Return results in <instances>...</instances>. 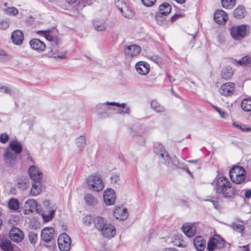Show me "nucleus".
Wrapping results in <instances>:
<instances>
[{
  "instance_id": "1",
  "label": "nucleus",
  "mask_w": 251,
  "mask_h": 251,
  "mask_svg": "<svg viewBox=\"0 0 251 251\" xmlns=\"http://www.w3.org/2000/svg\"><path fill=\"white\" fill-rule=\"evenodd\" d=\"M215 190L218 195L225 198L231 199L238 194V191L225 176L217 177Z\"/></svg>"
},
{
  "instance_id": "2",
  "label": "nucleus",
  "mask_w": 251,
  "mask_h": 251,
  "mask_svg": "<svg viewBox=\"0 0 251 251\" xmlns=\"http://www.w3.org/2000/svg\"><path fill=\"white\" fill-rule=\"evenodd\" d=\"M23 150L22 143L15 140L10 141L9 147L7 148L4 154V158L5 163L8 165L13 163L17 158V154H20Z\"/></svg>"
},
{
  "instance_id": "3",
  "label": "nucleus",
  "mask_w": 251,
  "mask_h": 251,
  "mask_svg": "<svg viewBox=\"0 0 251 251\" xmlns=\"http://www.w3.org/2000/svg\"><path fill=\"white\" fill-rule=\"evenodd\" d=\"M88 188L95 192H99L104 188V183L101 175L95 173L89 176L86 179Z\"/></svg>"
},
{
  "instance_id": "4",
  "label": "nucleus",
  "mask_w": 251,
  "mask_h": 251,
  "mask_svg": "<svg viewBox=\"0 0 251 251\" xmlns=\"http://www.w3.org/2000/svg\"><path fill=\"white\" fill-rule=\"evenodd\" d=\"M250 27L247 25L232 26L230 29L231 37L235 40H240L247 36L250 33Z\"/></svg>"
},
{
  "instance_id": "5",
  "label": "nucleus",
  "mask_w": 251,
  "mask_h": 251,
  "mask_svg": "<svg viewBox=\"0 0 251 251\" xmlns=\"http://www.w3.org/2000/svg\"><path fill=\"white\" fill-rule=\"evenodd\" d=\"M154 152L160 161L168 166L172 164V160L163 146L159 143L154 144Z\"/></svg>"
},
{
  "instance_id": "6",
  "label": "nucleus",
  "mask_w": 251,
  "mask_h": 251,
  "mask_svg": "<svg viewBox=\"0 0 251 251\" xmlns=\"http://www.w3.org/2000/svg\"><path fill=\"white\" fill-rule=\"evenodd\" d=\"M229 176L231 181L236 184H241L245 179V170L241 166H235L229 171Z\"/></svg>"
},
{
  "instance_id": "7",
  "label": "nucleus",
  "mask_w": 251,
  "mask_h": 251,
  "mask_svg": "<svg viewBox=\"0 0 251 251\" xmlns=\"http://www.w3.org/2000/svg\"><path fill=\"white\" fill-rule=\"evenodd\" d=\"M235 84L231 82H226L223 84L220 89V94L225 97H231L233 96L235 91Z\"/></svg>"
},
{
  "instance_id": "8",
  "label": "nucleus",
  "mask_w": 251,
  "mask_h": 251,
  "mask_svg": "<svg viewBox=\"0 0 251 251\" xmlns=\"http://www.w3.org/2000/svg\"><path fill=\"white\" fill-rule=\"evenodd\" d=\"M225 240L221 236H213L207 243V249L209 251L223 248L225 246Z\"/></svg>"
},
{
  "instance_id": "9",
  "label": "nucleus",
  "mask_w": 251,
  "mask_h": 251,
  "mask_svg": "<svg viewBox=\"0 0 251 251\" xmlns=\"http://www.w3.org/2000/svg\"><path fill=\"white\" fill-rule=\"evenodd\" d=\"M165 242L168 244L172 243L175 246L182 248L186 247L187 245V242L184 236H167Z\"/></svg>"
},
{
  "instance_id": "10",
  "label": "nucleus",
  "mask_w": 251,
  "mask_h": 251,
  "mask_svg": "<svg viewBox=\"0 0 251 251\" xmlns=\"http://www.w3.org/2000/svg\"><path fill=\"white\" fill-rule=\"evenodd\" d=\"M57 243L60 251H70L72 243L70 236H58Z\"/></svg>"
},
{
  "instance_id": "11",
  "label": "nucleus",
  "mask_w": 251,
  "mask_h": 251,
  "mask_svg": "<svg viewBox=\"0 0 251 251\" xmlns=\"http://www.w3.org/2000/svg\"><path fill=\"white\" fill-rule=\"evenodd\" d=\"M198 225V223H184L182 226V231L185 235H195L197 233Z\"/></svg>"
},
{
  "instance_id": "12",
  "label": "nucleus",
  "mask_w": 251,
  "mask_h": 251,
  "mask_svg": "<svg viewBox=\"0 0 251 251\" xmlns=\"http://www.w3.org/2000/svg\"><path fill=\"white\" fill-rule=\"evenodd\" d=\"M103 200L107 205H114L116 201V195L112 189H107L104 191Z\"/></svg>"
},
{
  "instance_id": "13",
  "label": "nucleus",
  "mask_w": 251,
  "mask_h": 251,
  "mask_svg": "<svg viewBox=\"0 0 251 251\" xmlns=\"http://www.w3.org/2000/svg\"><path fill=\"white\" fill-rule=\"evenodd\" d=\"M25 214H29L34 211H38V203L36 200L29 199L25 201L24 205Z\"/></svg>"
},
{
  "instance_id": "14",
  "label": "nucleus",
  "mask_w": 251,
  "mask_h": 251,
  "mask_svg": "<svg viewBox=\"0 0 251 251\" xmlns=\"http://www.w3.org/2000/svg\"><path fill=\"white\" fill-rule=\"evenodd\" d=\"M28 173L33 181L41 180L43 178L42 173L36 166H30L28 169Z\"/></svg>"
},
{
  "instance_id": "15",
  "label": "nucleus",
  "mask_w": 251,
  "mask_h": 251,
  "mask_svg": "<svg viewBox=\"0 0 251 251\" xmlns=\"http://www.w3.org/2000/svg\"><path fill=\"white\" fill-rule=\"evenodd\" d=\"M113 215L117 219L120 221L126 220L128 216L127 209L123 207H116Z\"/></svg>"
},
{
  "instance_id": "16",
  "label": "nucleus",
  "mask_w": 251,
  "mask_h": 251,
  "mask_svg": "<svg viewBox=\"0 0 251 251\" xmlns=\"http://www.w3.org/2000/svg\"><path fill=\"white\" fill-rule=\"evenodd\" d=\"M214 19L217 24L224 25L228 20V15L224 10H218L214 14Z\"/></svg>"
},
{
  "instance_id": "17",
  "label": "nucleus",
  "mask_w": 251,
  "mask_h": 251,
  "mask_svg": "<svg viewBox=\"0 0 251 251\" xmlns=\"http://www.w3.org/2000/svg\"><path fill=\"white\" fill-rule=\"evenodd\" d=\"M137 72L141 75H146L150 70V65L145 61H139L135 64Z\"/></svg>"
},
{
  "instance_id": "18",
  "label": "nucleus",
  "mask_w": 251,
  "mask_h": 251,
  "mask_svg": "<svg viewBox=\"0 0 251 251\" xmlns=\"http://www.w3.org/2000/svg\"><path fill=\"white\" fill-rule=\"evenodd\" d=\"M29 44L33 50L39 52H42L46 49V45L44 42L37 38L31 40Z\"/></svg>"
},
{
  "instance_id": "19",
  "label": "nucleus",
  "mask_w": 251,
  "mask_h": 251,
  "mask_svg": "<svg viewBox=\"0 0 251 251\" xmlns=\"http://www.w3.org/2000/svg\"><path fill=\"white\" fill-rule=\"evenodd\" d=\"M11 38L15 45H20L23 42L24 36L21 30L17 29L12 32Z\"/></svg>"
},
{
  "instance_id": "20",
  "label": "nucleus",
  "mask_w": 251,
  "mask_h": 251,
  "mask_svg": "<svg viewBox=\"0 0 251 251\" xmlns=\"http://www.w3.org/2000/svg\"><path fill=\"white\" fill-rule=\"evenodd\" d=\"M141 51L140 47L136 45H132L127 46L124 50V52L126 56L133 57L138 55Z\"/></svg>"
},
{
  "instance_id": "21",
  "label": "nucleus",
  "mask_w": 251,
  "mask_h": 251,
  "mask_svg": "<svg viewBox=\"0 0 251 251\" xmlns=\"http://www.w3.org/2000/svg\"><path fill=\"white\" fill-rule=\"evenodd\" d=\"M94 227L99 231H101L106 226L107 221L103 217L98 216L93 220Z\"/></svg>"
},
{
  "instance_id": "22",
  "label": "nucleus",
  "mask_w": 251,
  "mask_h": 251,
  "mask_svg": "<svg viewBox=\"0 0 251 251\" xmlns=\"http://www.w3.org/2000/svg\"><path fill=\"white\" fill-rule=\"evenodd\" d=\"M106 103L109 104L110 105L116 106L118 107L116 110V113L121 114H129L130 113V109L128 107H126V103H122L120 104L115 102H106Z\"/></svg>"
},
{
  "instance_id": "23",
  "label": "nucleus",
  "mask_w": 251,
  "mask_h": 251,
  "mask_svg": "<svg viewBox=\"0 0 251 251\" xmlns=\"http://www.w3.org/2000/svg\"><path fill=\"white\" fill-rule=\"evenodd\" d=\"M42 244L50 249H54L55 247L56 240L53 236H41Z\"/></svg>"
},
{
  "instance_id": "24",
  "label": "nucleus",
  "mask_w": 251,
  "mask_h": 251,
  "mask_svg": "<svg viewBox=\"0 0 251 251\" xmlns=\"http://www.w3.org/2000/svg\"><path fill=\"white\" fill-rule=\"evenodd\" d=\"M194 245L198 251H202L205 248L206 243L203 236H196L194 239Z\"/></svg>"
},
{
  "instance_id": "25",
  "label": "nucleus",
  "mask_w": 251,
  "mask_h": 251,
  "mask_svg": "<svg viewBox=\"0 0 251 251\" xmlns=\"http://www.w3.org/2000/svg\"><path fill=\"white\" fill-rule=\"evenodd\" d=\"M171 11V6L167 3H162L159 6V14L156 16V20L158 21L161 18L160 15L166 16Z\"/></svg>"
},
{
  "instance_id": "26",
  "label": "nucleus",
  "mask_w": 251,
  "mask_h": 251,
  "mask_svg": "<svg viewBox=\"0 0 251 251\" xmlns=\"http://www.w3.org/2000/svg\"><path fill=\"white\" fill-rule=\"evenodd\" d=\"M246 14L247 11L245 7L242 5H239L234 9L233 12L234 17L239 19L243 18L246 15Z\"/></svg>"
},
{
  "instance_id": "27",
  "label": "nucleus",
  "mask_w": 251,
  "mask_h": 251,
  "mask_svg": "<svg viewBox=\"0 0 251 251\" xmlns=\"http://www.w3.org/2000/svg\"><path fill=\"white\" fill-rule=\"evenodd\" d=\"M84 200L85 203L90 206H95L98 203L97 198L90 193L85 194Z\"/></svg>"
},
{
  "instance_id": "28",
  "label": "nucleus",
  "mask_w": 251,
  "mask_h": 251,
  "mask_svg": "<svg viewBox=\"0 0 251 251\" xmlns=\"http://www.w3.org/2000/svg\"><path fill=\"white\" fill-rule=\"evenodd\" d=\"M41 180L33 181L32 188L30 190V194L32 196H36L38 195L41 192L42 185Z\"/></svg>"
},
{
  "instance_id": "29",
  "label": "nucleus",
  "mask_w": 251,
  "mask_h": 251,
  "mask_svg": "<svg viewBox=\"0 0 251 251\" xmlns=\"http://www.w3.org/2000/svg\"><path fill=\"white\" fill-rule=\"evenodd\" d=\"M234 231L237 233L242 234L245 229L244 223L242 221H235L232 222L229 226Z\"/></svg>"
},
{
  "instance_id": "30",
  "label": "nucleus",
  "mask_w": 251,
  "mask_h": 251,
  "mask_svg": "<svg viewBox=\"0 0 251 251\" xmlns=\"http://www.w3.org/2000/svg\"><path fill=\"white\" fill-rule=\"evenodd\" d=\"M221 76L226 80L230 79L233 75L232 69L229 67H224L221 71Z\"/></svg>"
},
{
  "instance_id": "31",
  "label": "nucleus",
  "mask_w": 251,
  "mask_h": 251,
  "mask_svg": "<svg viewBox=\"0 0 251 251\" xmlns=\"http://www.w3.org/2000/svg\"><path fill=\"white\" fill-rule=\"evenodd\" d=\"M233 63L236 66H248L251 64V57L249 56H245L238 61L234 60Z\"/></svg>"
},
{
  "instance_id": "32",
  "label": "nucleus",
  "mask_w": 251,
  "mask_h": 251,
  "mask_svg": "<svg viewBox=\"0 0 251 251\" xmlns=\"http://www.w3.org/2000/svg\"><path fill=\"white\" fill-rule=\"evenodd\" d=\"M120 11L123 16L128 19H131L134 16V12L126 5H124Z\"/></svg>"
},
{
  "instance_id": "33",
  "label": "nucleus",
  "mask_w": 251,
  "mask_h": 251,
  "mask_svg": "<svg viewBox=\"0 0 251 251\" xmlns=\"http://www.w3.org/2000/svg\"><path fill=\"white\" fill-rule=\"evenodd\" d=\"M55 214V210L51 209L48 211H44L42 213V217L43 221L45 222H48L50 221L54 217Z\"/></svg>"
},
{
  "instance_id": "34",
  "label": "nucleus",
  "mask_w": 251,
  "mask_h": 251,
  "mask_svg": "<svg viewBox=\"0 0 251 251\" xmlns=\"http://www.w3.org/2000/svg\"><path fill=\"white\" fill-rule=\"evenodd\" d=\"M0 247L4 251H12L14 249L10 241L6 239L1 240Z\"/></svg>"
},
{
  "instance_id": "35",
  "label": "nucleus",
  "mask_w": 251,
  "mask_h": 251,
  "mask_svg": "<svg viewBox=\"0 0 251 251\" xmlns=\"http://www.w3.org/2000/svg\"><path fill=\"white\" fill-rule=\"evenodd\" d=\"M93 25L95 30L97 31H104L107 28V25L103 21L95 20L93 22Z\"/></svg>"
},
{
  "instance_id": "36",
  "label": "nucleus",
  "mask_w": 251,
  "mask_h": 251,
  "mask_svg": "<svg viewBox=\"0 0 251 251\" xmlns=\"http://www.w3.org/2000/svg\"><path fill=\"white\" fill-rule=\"evenodd\" d=\"M101 232L103 234L115 235L116 234V229L113 225L106 224V226H105L103 230H101Z\"/></svg>"
},
{
  "instance_id": "37",
  "label": "nucleus",
  "mask_w": 251,
  "mask_h": 251,
  "mask_svg": "<svg viewBox=\"0 0 251 251\" xmlns=\"http://www.w3.org/2000/svg\"><path fill=\"white\" fill-rule=\"evenodd\" d=\"M241 106L245 111H251V99H244L242 100Z\"/></svg>"
},
{
  "instance_id": "38",
  "label": "nucleus",
  "mask_w": 251,
  "mask_h": 251,
  "mask_svg": "<svg viewBox=\"0 0 251 251\" xmlns=\"http://www.w3.org/2000/svg\"><path fill=\"white\" fill-rule=\"evenodd\" d=\"M151 107L156 112H162L164 111V108L156 100H153L151 101Z\"/></svg>"
},
{
  "instance_id": "39",
  "label": "nucleus",
  "mask_w": 251,
  "mask_h": 251,
  "mask_svg": "<svg viewBox=\"0 0 251 251\" xmlns=\"http://www.w3.org/2000/svg\"><path fill=\"white\" fill-rule=\"evenodd\" d=\"M8 205L9 208L14 211L18 210L19 207V201L14 198H11L9 200Z\"/></svg>"
},
{
  "instance_id": "40",
  "label": "nucleus",
  "mask_w": 251,
  "mask_h": 251,
  "mask_svg": "<svg viewBox=\"0 0 251 251\" xmlns=\"http://www.w3.org/2000/svg\"><path fill=\"white\" fill-rule=\"evenodd\" d=\"M76 143L79 150H82L86 144V138L83 135H81L76 139Z\"/></svg>"
},
{
  "instance_id": "41",
  "label": "nucleus",
  "mask_w": 251,
  "mask_h": 251,
  "mask_svg": "<svg viewBox=\"0 0 251 251\" xmlns=\"http://www.w3.org/2000/svg\"><path fill=\"white\" fill-rule=\"evenodd\" d=\"M223 7L226 9H232L236 4L235 0H221Z\"/></svg>"
},
{
  "instance_id": "42",
  "label": "nucleus",
  "mask_w": 251,
  "mask_h": 251,
  "mask_svg": "<svg viewBox=\"0 0 251 251\" xmlns=\"http://www.w3.org/2000/svg\"><path fill=\"white\" fill-rule=\"evenodd\" d=\"M110 105L109 104L106 103V102L103 103H99L96 105V108L98 112H100L101 111H103V112L106 114L108 112V111L110 110V108L107 106Z\"/></svg>"
},
{
  "instance_id": "43",
  "label": "nucleus",
  "mask_w": 251,
  "mask_h": 251,
  "mask_svg": "<svg viewBox=\"0 0 251 251\" xmlns=\"http://www.w3.org/2000/svg\"><path fill=\"white\" fill-rule=\"evenodd\" d=\"M17 184L18 187L22 189H26L29 184L28 179L26 177L19 179L18 180Z\"/></svg>"
},
{
  "instance_id": "44",
  "label": "nucleus",
  "mask_w": 251,
  "mask_h": 251,
  "mask_svg": "<svg viewBox=\"0 0 251 251\" xmlns=\"http://www.w3.org/2000/svg\"><path fill=\"white\" fill-rule=\"evenodd\" d=\"M59 40H57L51 43L50 47V51L48 54L49 56H51L58 52V48L57 44H59Z\"/></svg>"
},
{
  "instance_id": "45",
  "label": "nucleus",
  "mask_w": 251,
  "mask_h": 251,
  "mask_svg": "<svg viewBox=\"0 0 251 251\" xmlns=\"http://www.w3.org/2000/svg\"><path fill=\"white\" fill-rule=\"evenodd\" d=\"M12 56L7 54L4 50L0 49V61L5 62L9 61Z\"/></svg>"
},
{
  "instance_id": "46",
  "label": "nucleus",
  "mask_w": 251,
  "mask_h": 251,
  "mask_svg": "<svg viewBox=\"0 0 251 251\" xmlns=\"http://www.w3.org/2000/svg\"><path fill=\"white\" fill-rule=\"evenodd\" d=\"M111 182L114 184H119L120 182V176L118 173L113 172L110 176Z\"/></svg>"
},
{
  "instance_id": "47",
  "label": "nucleus",
  "mask_w": 251,
  "mask_h": 251,
  "mask_svg": "<svg viewBox=\"0 0 251 251\" xmlns=\"http://www.w3.org/2000/svg\"><path fill=\"white\" fill-rule=\"evenodd\" d=\"M54 234V229L52 227H46L41 231V235H52Z\"/></svg>"
},
{
  "instance_id": "48",
  "label": "nucleus",
  "mask_w": 251,
  "mask_h": 251,
  "mask_svg": "<svg viewBox=\"0 0 251 251\" xmlns=\"http://www.w3.org/2000/svg\"><path fill=\"white\" fill-rule=\"evenodd\" d=\"M9 235H24V234L20 228L13 226L10 230Z\"/></svg>"
},
{
  "instance_id": "49",
  "label": "nucleus",
  "mask_w": 251,
  "mask_h": 251,
  "mask_svg": "<svg viewBox=\"0 0 251 251\" xmlns=\"http://www.w3.org/2000/svg\"><path fill=\"white\" fill-rule=\"evenodd\" d=\"M5 11L8 14L13 16L18 14V10L15 7H8L6 9Z\"/></svg>"
},
{
  "instance_id": "50",
  "label": "nucleus",
  "mask_w": 251,
  "mask_h": 251,
  "mask_svg": "<svg viewBox=\"0 0 251 251\" xmlns=\"http://www.w3.org/2000/svg\"><path fill=\"white\" fill-rule=\"evenodd\" d=\"M150 59L157 64H161L162 63L161 58L157 55L151 56Z\"/></svg>"
},
{
  "instance_id": "51",
  "label": "nucleus",
  "mask_w": 251,
  "mask_h": 251,
  "mask_svg": "<svg viewBox=\"0 0 251 251\" xmlns=\"http://www.w3.org/2000/svg\"><path fill=\"white\" fill-rule=\"evenodd\" d=\"M213 108L219 113L221 118H226V113L222 109L216 106H213Z\"/></svg>"
},
{
  "instance_id": "52",
  "label": "nucleus",
  "mask_w": 251,
  "mask_h": 251,
  "mask_svg": "<svg viewBox=\"0 0 251 251\" xmlns=\"http://www.w3.org/2000/svg\"><path fill=\"white\" fill-rule=\"evenodd\" d=\"M9 139V136L6 133H1L0 135V142L3 144L6 143Z\"/></svg>"
},
{
  "instance_id": "53",
  "label": "nucleus",
  "mask_w": 251,
  "mask_h": 251,
  "mask_svg": "<svg viewBox=\"0 0 251 251\" xmlns=\"http://www.w3.org/2000/svg\"><path fill=\"white\" fill-rule=\"evenodd\" d=\"M92 221V218L90 215H86L83 219V224L86 226L90 225Z\"/></svg>"
},
{
  "instance_id": "54",
  "label": "nucleus",
  "mask_w": 251,
  "mask_h": 251,
  "mask_svg": "<svg viewBox=\"0 0 251 251\" xmlns=\"http://www.w3.org/2000/svg\"><path fill=\"white\" fill-rule=\"evenodd\" d=\"M9 26V23L5 20H1L0 21V29L5 30Z\"/></svg>"
},
{
  "instance_id": "55",
  "label": "nucleus",
  "mask_w": 251,
  "mask_h": 251,
  "mask_svg": "<svg viewBox=\"0 0 251 251\" xmlns=\"http://www.w3.org/2000/svg\"><path fill=\"white\" fill-rule=\"evenodd\" d=\"M115 4L120 11L121 8L124 7V5H126L123 2V0H115Z\"/></svg>"
},
{
  "instance_id": "56",
  "label": "nucleus",
  "mask_w": 251,
  "mask_h": 251,
  "mask_svg": "<svg viewBox=\"0 0 251 251\" xmlns=\"http://www.w3.org/2000/svg\"><path fill=\"white\" fill-rule=\"evenodd\" d=\"M143 4L147 6L150 7L152 6L155 2L156 0H141Z\"/></svg>"
},
{
  "instance_id": "57",
  "label": "nucleus",
  "mask_w": 251,
  "mask_h": 251,
  "mask_svg": "<svg viewBox=\"0 0 251 251\" xmlns=\"http://www.w3.org/2000/svg\"><path fill=\"white\" fill-rule=\"evenodd\" d=\"M0 92L4 93L7 94H9L10 95H12V91L10 89V88L7 86H2L0 87Z\"/></svg>"
},
{
  "instance_id": "58",
  "label": "nucleus",
  "mask_w": 251,
  "mask_h": 251,
  "mask_svg": "<svg viewBox=\"0 0 251 251\" xmlns=\"http://www.w3.org/2000/svg\"><path fill=\"white\" fill-rule=\"evenodd\" d=\"M178 167L182 169L185 170L188 174L191 175V172L189 170L187 166L184 163H179Z\"/></svg>"
},
{
  "instance_id": "59",
  "label": "nucleus",
  "mask_w": 251,
  "mask_h": 251,
  "mask_svg": "<svg viewBox=\"0 0 251 251\" xmlns=\"http://www.w3.org/2000/svg\"><path fill=\"white\" fill-rule=\"evenodd\" d=\"M44 36L47 40L51 41L52 43L55 41L54 37L50 34V32L49 31L47 30Z\"/></svg>"
},
{
  "instance_id": "60",
  "label": "nucleus",
  "mask_w": 251,
  "mask_h": 251,
  "mask_svg": "<svg viewBox=\"0 0 251 251\" xmlns=\"http://www.w3.org/2000/svg\"><path fill=\"white\" fill-rule=\"evenodd\" d=\"M11 241L16 242L19 243L21 242L23 239L24 236H9Z\"/></svg>"
},
{
  "instance_id": "61",
  "label": "nucleus",
  "mask_w": 251,
  "mask_h": 251,
  "mask_svg": "<svg viewBox=\"0 0 251 251\" xmlns=\"http://www.w3.org/2000/svg\"><path fill=\"white\" fill-rule=\"evenodd\" d=\"M240 130L243 132H249L251 131V127H249L248 126L242 124L241 125Z\"/></svg>"
},
{
  "instance_id": "62",
  "label": "nucleus",
  "mask_w": 251,
  "mask_h": 251,
  "mask_svg": "<svg viewBox=\"0 0 251 251\" xmlns=\"http://www.w3.org/2000/svg\"><path fill=\"white\" fill-rule=\"evenodd\" d=\"M135 140L139 144L142 145H144L145 140V139L142 136L136 137Z\"/></svg>"
},
{
  "instance_id": "63",
  "label": "nucleus",
  "mask_w": 251,
  "mask_h": 251,
  "mask_svg": "<svg viewBox=\"0 0 251 251\" xmlns=\"http://www.w3.org/2000/svg\"><path fill=\"white\" fill-rule=\"evenodd\" d=\"M95 0H83V3L84 4L83 7H84L86 5H91Z\"/></svg>"
},
{
  "instance_id": "64",
  "label": "nucleus",
  "mask_w": 251,
  "mask_h": 251,
  "mask_svg": "<svg viewBox=\"0 0 251 251\" xmlns=\"http://www.w3.org/2000/svg\"><path fill=\"white\" fill-rule=\"evenodd\" d=\"M245 196L247 199L251 198V189L245 190Z\"/></svg>"
}]
</instances>
